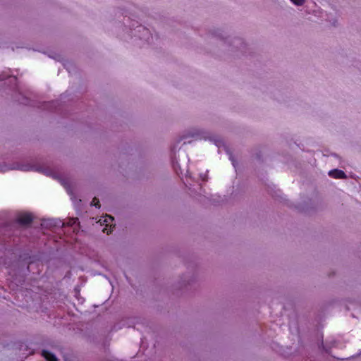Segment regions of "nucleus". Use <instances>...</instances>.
<instances>
[{"label":"nucleus","instance_id":"1","mask_svg":"<svg viewBox=\"0 0 361 361\" xmlns=\"http://www.w3.org/2000/svg\"><path fill=\"white\" fill-rule=\"evenodd\" d=\"M33 221V216L30 213L20 214L17 218V222L22 226H28Z\"/></svg>","mask_w":361,"mask_h":361},{"label":"nucleus","instance_id":"9","mask_svg":"<svg viewBox=\"0 0 361 361\" xmlns=\"http://www.w3.org/2000/svg\"><path fill=\"white\" fill-rule=\"evenodd\" d=\"M78 220V219H72L73 222H70L69 224H73L75 223V221Z\"/></svg>","mask_w":361,"mask_h":361},{"label":"nucleus","instance_id":"2","mask_svg":"<svg viewBox=\"0 0 361 361\" xmlns=\"http://www.w3.org/2000/svg\"><path fill=\"white\" fill-rule=\"evenodd\" d=\"M42 356L46 359L47 361H58V359L52 353L43 350L42 352Z\"/></svg>","mask_w":361,"mask_h":361},{"label":"nucleus","instance_id":"5","mask_svg":"<svg viewBox=\"0 0 361 361\" xmlns=\"http://www.w3.org/2000/svg\"><path fill=\"white\" fill-rule=\"evenodd\" d=\"M91 205H94L96 207L99 208L100 207V203H99V199L97 198V197H94L92 201L91 202Z\"/></svg>","mask_w":361,"mask_h":361},{"label":"nucleus","instance_id":"4","mask_svg":"<svg viewBox=\"0 0 361 361\" xmlns=\"http://www.w3.org/2000/svg\"><path fill=\"white\" fill-rule=\"evenodd\" d=\"M114 221V218L111 216H106L104 221L106 223V226H110L111 227V223Z\"/></svg>","mask_w":361,"mask_h":361},{"label":"nucleus","instance_id":"8","mask_svg":"<svg viewBox=\"0 0 361 361\" xmlns=\"http://www.w3.org/2000/svg\"><path fill=\"white\" fill-rule=\"evenodd\" d=\"M137 28H138V31H141L142 30H147L145 29V27H142V26H141V25L137 26Z\"/></svg>","mask_w":361,"mask_h":361},{"label":"nucleus","instance_id":"7","mask_svg":"<svg viewBox=\"0 0 361 361\" xmlns=\"http://www.w3.org/2000/svg\"><path fill=\"white\" fill-rule=\"evenodd\" d=\"M345 178H346V175H345V172L342 170H340V179Z\"/></svg>","mask_w":361,"mask_h":361},{"label":"nucleus","instance_id":"3","mask_svg":"<svg viewBox=\"0 0 361 361\" xmlns=\"http://www.w3.org/2000/svg\"><path fill=\"white\" fill-rule=\"evenodd\" d=\"M329 176L331 178H338V169H335L329 171Z\"/></svg>","mask_w":361,"mask_h":361},{"label":"nucleus","instance_id":"6","mask_svg":"<svg viewBox=\"0 0 361 361\" xmlns=\"http://www.w3.org/2000/svg\"><path fill=\"white\" fill-rule=\"evenodd\" d=\"M290 1L298 6H301L304 3V0H290Z\"/></svg>","mask_w":361,"mask_h":361},{"label":"nucleus","instance_id":"11","mask_svg":"<svg viewBox=\"0 0 361 361\" xmlns=\"http://www.w3.org/2000/svg\"><path fill=\"white\" fill-rule=\"evenodd\" d=\"M106 231H107V228H104L103 231L105 232Z\"/></svg>","mask_w":361,"mask_h":361},{"label":"nucleus","instance_id":"10","mask_svg":"<svg viewBox=\"0 0 361 361\" xmlns=\"http://www.w3.org/2000/svg\"><path fill=\"white\" fill-rule=\"evenodd\" d=\"M22 170H24V171H28L29 169H21Z\"/></svg>","mask_w":361,"mask_h":361}]
</instances>
